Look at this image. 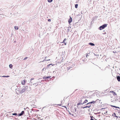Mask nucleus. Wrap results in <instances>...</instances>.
Wrapping results in <instances>:
<instances>
[{
    "label": "nucleus",
    "instance_id": "f257e3e1",
    "mask_svg": "<svg viewBox=\"0 0 120 120\" xmlns=\"http://www.w3.org/2000/svg\"><path fill=\"white\" fill-rule=\"evenodd\" d=\"M96 102V101H92L87 103L86 104V105H86L84 107H82L81 108L83 109H84L85 108H88L90 109L91 108H90L91 106V105L92 104H94Z\"/></svg>",
    "mask_w": 120,
    "mask_h": 120
},
{
    "label": "nucleus",
    "instance_id": "f03ea898",
    "mask_svg": "<svg viewBox=\"0 0 120 120\" xmlns=\"http://www.w3.org/2000/svg\"><path fill=\"white\" fill-rule=\"evenodd\" d=\"M17 90L18 91V92L19 93H20L21 94H22L23 92H25L26 91L25 89L24 88L22 90H17V89H16V91L17 92Z\"/></svg>",
    "mask_w": 120,
    "mask_h": 120
},
{
    "label": "nucleus",
    "instance_id": "7ed1b4c3",
    "mask_svg": "<svg viewBox=\"0 0 120 120\" xmlns=\"http://www.w3.org/2000/svg\"><path fill=\"white\" fill-rule=\"evenodd\" d=\"M107 24H104L102 26H100L99 28V29L100 30H101L102 29H104L107 26Z\"/></svg>",
    "mask_w": 120,
    "mask_h": 120
},
{
    "label": "nucleus",
    "instance_id": "20e7f679",
    "mask_svg": "<svg viewBox=\"0 0 120 120\" xmlns=\"http://www.w3.org/2000/svg\"><path fill=\"white\" fill-rule=\"evenodd\" d=\"M82 99L80 100L79 101V103L77 104V108H78V106L80 105H83V102H82Z\"/></svg>",
    "mask_w": 120,
    "mask_h": 120
},
{
    "label": "nucleus",
    "instance_id": "39448f33",
    "mask_svg": "<svg viewBox=\"0 0 120 120\" xmlns=\"http://www.w3.org/2000/svg\"><path fill=\"white\" fill-rule=\"evenodd\" d=\"M24 113V111H22L21 113L19 114H18L17 115L18 116H21Z\"/></svg>",
    "mask_w": 120,
    "mask_h": 120
},
{
    "label": "nucleus",
    "instance_id": "423d86ee",
    "mask_svg": "<svg viewBox=\"0 0 120 120\" xmlns=\"http://www.w3.org/2000/svg\"><path fill=\"white\" fill-rule=\"evenodd\" d=\"M70 18L68 20V22L69 23H71L72 21V19L71 17L70 16Z\"/></svg>",
    "mask_w": 120,
    "mask_h": 120
},
{
    "label": "nucleus",
    "instance_id": "0eeeda50",
    "mask_svg": "<svg viewBox=\"0 0 120 120\" xmlns=\"http://www.w3.org/2000/svg\"><path fill=\"white\" fill-rule=\"evenodd\" d=\"M54 65V64H50L48 65H47V68H48L50 67V66H53V65Z\"/></svg>",
    "mask_w": 120,
    "mask_h": 120
},
{
    "label": "nucleus",
    "instance_id": "6e6552de",
    "mask_svg": "<svg viewBox=\"0 0 120 120\" xmlns=\"http://www.w3.org/2000/svg\"><path fill=\"white\" fill-rule=\"evenodd\" d=\"M51 76H45L44 77H43V79H48L49 78H50Z\"/></svg>",
    "mask_w": 120,
    "mask_h": 120
},
{
    "label": "nucleus",
    "instance_id": "1a4fd4ad",
    "mask_svg": "<svg viewBox=\"0 0 120 120\" xmlns=\"http://www.w3.org/2000/svg\"><path fill=\"white\" fill-rule=\"evenodd\" d=\"M116 79L118 81H120V76H117Z\"/></svg>",
    "mask_w": 120,
    "mask_h": 120
},
{
    "label": "nucleus",
    "instance_id": "9d476101",
    "mask_svg": "<svg viewBox=\"0 0 120 120\" xmlns=\"http://www.w3.org/2000/svg\"><path fill=\"white\" fill-rule=\"evenodd\" d=\"M26 82V81L25 80H24L22 81H21V83L22 85H24L25 84Z\"/></svg>",
    "mask_w": 120,
    "mask_h": 120
},
{
    "label": "nucleus",
    "instance_id": "9b49d317",
    "mask_svg": "<svg viewBox=\"0 0 120 120\" xmlns=\"http://www.w3.org/2000/svg\"><path fill=\"white\" fill-rule=\"evenodd\" d=\"M89 44L92 46H94L95 45V44L92 43H90Z\"/></svg>",
    "mask_w": 120,
    "mask_h": 120
},
{
    "label": "nucleus",
    "instance_id": "f8f14e48",
    "mask_svg": "<svg viewBox=\"0 0 120 120\" xmlns=\"http://www.w3.org/2000/svg\"><path fill=\"white\" fill-rule=\"evenodd\" d=\"M110 105L111 107H113L115 108H118L119 109H120V108L118 107H117V106H115L112 105Z\"/></svg>",
    "mask_w": 120,
    "mask_h": 120
},
{
    "label": "nucleus",
    "instance_id": "ddd939ff",
    "mask_svg": "<svg viewBox=\"0 0 120 120\" xmlns=\"http://www.w3.org/2000/svg\"><path fill=\"white\" fill-rule=\"evenodd\" d=\"M111 102H115L116 101V99L114 98L113 99H112L111 100Z\"/></svg>",
    "mask_w": 120,
    "mask_h": 120
},
{
    "label": "nucleus",
    "instance_id": "4468645a",
    "mask_svg": "<svg viewBox=\"0 0 120 120\" xmlns=\"http://www.w3.org/2000/svg\"><path fill=\"white\" fill-rule=\"evenodd\" d=\"M112 92L113 94L114 95H116V93L115 92H114L113 91H112L110 92Z\"/></svg>",
    "mask_w": 120,
    "mask_h": 120
},
{
    "label": "nucleus",
    "instance_id": "2eb2a0df",
    "mask_svg": "<svg viewBox=\"0 0 120 120\" xmlns=\"http://www.w3.org/2000/svg\"><path fill=\"white\" fill-rule=\"evenodd\" d=\"M88 101L87 99L85 100L83 102V104L86 103L88 102Z\"/></svg>",
    "mask_w": 120,
    "mask_h": 120
},
{
    "label": "nucleus",
    "instance_id": "dca6fc26",
    "mask_svg": "<svg viewBox=\"0 0 120 120\" xmlns=\"http://www.w3.org/2000/svg\"><path fill=\"white\" fill-rule=\"evenodd\" d=\"M9 67L11 69H12L13 66L12 64H10L9 65Z\"/></svg>",
    "mask_w": 120,
    "mask_h": 120
},
{
    "label": "nucleus",
    "instance_id": "f3484780",
    "mask_svg": "<svg viewBox=\"0 0 120 120\" xmlns=\"http://www.w3.org/2000/svg\"><path fill=\"white\" fill-rule=\"evenodd\" d=\"M14 28L16 30H18L19 29V27L17 26H15Z\"/></svg>",
    "mask_w": 120,
    "mask_h": 120
},
{
    "label": "nucleus",
    "instance_id": "a211bd4d",
    "mask_svg": "<svg viewBox=\"0 0 120 120\" xmlns=\"http://www.w3.org/2000/svg\"><path fill=\"white\" fill-rule=\"evenodd\" d=\"M112 116H114V117H115L116 116V113L114 112L113 114L112 115Z\"/></svg>",
    "mask_w": 120,
    "mask_h": 120
},
{
    "label": "nucleus",
    "instance_id": "6ab92c4d",
    "mask_svg": "<svg viewBox=\"0 0 120 120\" xmlns=\"http://www.w3.org/2000/svg\"><path fill=\"white\" fill-rule=\"evenodd\" d=\"M28 86H26L24 87V88L26 90L28 88Z\"/></svg>",
    "mask_w": 120,
    "mask_h": 120
},
{
    "label": "nucleus",
    "instance_id": "aec40b11",
    "mask_svg": "<svg viewBox=\"0 0 120 120\" xmlns=\"http://www.w3.org/2000/svg\"><path fill=\"white\" fill-rule=\"evenodd\" d=\"M71 28V27H68V30H67V33H68L69 32V31H70V30L69 29V28Z\"/></svg>",
    "mask_w": 120,
    "mask_h": 120
},
{
    "label": "nucleus",
    "instance_id": "412c9836",
    "mask_svg": "<svg viewBox=\"0 0 120 120\" xmlns=\"http://www.w3.org/2000/svg\"><path fill=\"white\" fill-rule=\"evenodd\" d=\"M10 76L8 75H7V76H5V75H4L2 77H9Z\"/></svg>",
    "mask_w": 120,
    "mask_h": 120
},
{
    "label": "nucleus",
    "instance_id": "4be33fe9",
    "mask_svg": "<svg viewBox=\"0 0 120 120\" xmlns=\"http://www.w3.org/2000/svg\"><path fill=\"white\" fill-rule=\"evenodd\" d=\"M48 1L49 3H51L52 2L53 0H47Z\"/></svg>",
    "mask_w": 120,
    "mask_h": 120
},
{
    "label": "nucleus",
    "instance_id": "5701e85b",
    "mask_svg": "<svg viewBox=\"0 0 120 120\" xmlns=\"http://www.w3.org/2000/svg\"><path fill=\"white\" fill-rule=\"evenodd\" d=\"M78 4H76L75 5V8H78Z\"/></svg>",
    "mask_w": 120,
    "mask_h": 120
},
{
    "label": "nucleus",
    "instance_id": "b1692460",
    "mask_svg": "<svg viewBox=\"0 0 120 120\" xmlns=\"http://www.w3.org/2000/svg\"><path fill=\"white\" fill-rule=\"evenodd\" d=\"M66 38H65L63 41V42H62V43H64L65 42V41H66Z\"/></svg>",
    "mask_w": 120,
    "mask_h": 120
},
{
    "label": "nucleus",
    "instance_id": "393cba45",
    "mask_svg": "<svg viewBox=\"0 0 120 120\" xmlns=\"http://www.w3.org/2000/svg\"><path fill=\"white\" fill-rule=\"evenodd\" d=\"M34 78H31L30 79V83H32V82H31V81L33 79H34Z\"/></svg>",
    "mask_w": 120,
    "mask_h": 120
},
{
    "label": "nucleus",
    "instance_id": "a878e982",
    "mask_svg": "<svg viewBox=\"0 0 120 120\" xmlns=\"http://www.w3.org/2000/svg\"><path fill=\"white\" fill-rule=\"evenodd\" d=\"M12 115H13L16 116L17 115V114L15 113L12 114Z\"/></svg>",
    "mask_w": 120,
    "mask_h": 120
},
{
    "label": "nucleus",
    "instance_id": "bb28decb",
    "mask_svg": "<svg viewBox=\"0 0 120 120\" xmlns=\"http://www.w3.org/2000/svg\"><path fill=\"white\" fill-rule=\"evenodd\" d=\"M119 116H116L115 117L116 118V119H118H118H119Z\"/></svg>",
    "mask_w": 120,
    "mask_h": 120
},
{
    "label": "nucleus",
    "instance_id": "cd10ccee",
    "mask_svg": "<svg viewBox=\"0 0 120 120\" xmlns=\"http://www.w3.org/2000/svg\"><path fill=\"white\" fill-rule=\"evenodd\" d=\"M71 68L67 67V70H70Z\"/></svg>",
    "mask_w": 120,
    "mask_h": 120
},
{
    "label": "nucleus",
    "instance_id": "c85d7f7f",
    "mask_svg": "<svg viewBox=\"0 0 120 120\" xmlns=\"http://www.w3.org/2000/svg\"><path fill=\"white\" fill-rule=\"evenodd\" d=\"M100 113V112H97V113H94V114H95V115H96V114H99Z\"/></svg>",
    "mask_w": 120,
    "mask_h": 120
},
{
    "label": "nucleus",
    "instance_id": "c756f323",
    "mask_svg": "<svg viewBox=\"0 0 120 120\" xmlns=\"http://www.w3.org/2000/svg\"><path fill=\"white\" fill-rule=\"evenodd\" d=\"M77 109V108H74V109H75V112H76V109Z\"/></svg>",
    "mask_w": 120,
    "mask_h": 120
},
{
    "label": "nucleus",
    "instance_id": "7c9ffc66",
    "mask_svg": "<svg viewBox=\"0 0 120 120\" xmlns=\"http://www.w3.org/2000/svg\"><path fill=\"white\" fill-rule=\"evenodd\" d=\"M28 58V57H26L24 59V60H26V59H27Z\"/></svg>",
    "mask_w": 120,
    "mask_h": 120
},
{
    "label": "nucleus",
    "instance_id": "2f4dec72",
    "mask_svg": "<svg viewBox=\"0 0 120 120\" xmlns=\"http://www.w3.org/2000/svg\"><path fill=\"white\" fill-rule=\"evenodd\" d=\"M69 114L70 115H71L72 116H73V114H71V113L70 112H69Z\"/></svg>",
    "mask_w": 120,
    "mask_h": 120
},
{
    "label": "nucleus",
    "instance_id": "473e14b6",
    "mask_svg": "<svg viewBox=\"0 0 120 120\" xmlns=\"http://www.w3.org/2000/svg\"><path fill=\"white\" fill-rule=\"evenodd\" d=\"M48 21L49 22H50L51 21V19H49L48 20Z\"/></svg>",
    "mask_w": 120,
    "mask_h": 120
},
{
    "label": "nucleus",
    "instance_id": "72a5a7b5",
    "mask_svg": "<svg viewBox=\"0 0 120 120\" xmlns=\"http://www.w3.org/2000/svg\"><path fill=\"white\" fill-rule=\"evenodd\" d=\"M46 69V68H44L42 69V71H44V70L45 69V70Z\"/></svg>",
    "mask_w": 120,
    "mask_h": 120
},
{
    "label": "nucleus",
    "instance_id": "f704fd0d",
    "mask_svg": "<svg viewBox=\"0 0 120 120\" xmlns=\"http://www.w3.org/2000/svg\"><path fill=\"white\" fill-rule=\"evenodd\" d=\"M94 118H90V120H94Z\"/></svg>",
    "mask_w": 120,
    "mask_h": 120
},
{
    "label": "nucleus",
    "instance_id": "c9c22d12",
    "mask_svg": "<svg viewBox=\"0 0 120 120\" xmlns=\"http://www.w3.org/2000/svg\"><path fill=\"white\" fill-rule=\"evenodd\" d=\"M88 54H87L86 55V58H87V56H88Z\"/></svg>",
    "mask_w": 120,
    "mask_h": 120
},
{
    "label": "nucleus",
    "instance_id": "e433bc0d",
    "mask_svg": "<svg viewBox=\"0 0 120 120\" xmlns=\"http://www.w3.org/2000/svg\"><path fill=\"white\" fill-rule=\"evenodd\" d=\"M90 118H94L93 116H90Z\"/></svg>",
    "mask_w": 120,
    "mask_h": 120
},
{
    "label": "nucleus",
    "instance_id": "4c0bfd02",
    "mask_svg": "<svg viewBox=\"0 0 120 120\" xmlns=\"http://www.w3.org/2000/svg\"><path fill=\"white\" fill-rule=\"evenodd\" d=\"M61 104H59L58 105L59 106H61Z\"/></svg>",
    "mask_w": 120,
    "mask_h": 120
},
{
    "label": "nucleus",
    "instance_id": "58836bf2",
    "mask_svg": "<svg viewBox=\"0 0 120 120\" xmlns=\"http://www.w3.org/2000/svg\"><path fill=\"white\" fill-rule=\"evenodd\" d=\"M64 52H65V51L64 52H62V54H64Z\"/></svg>",
    "mask_w": 120,
    "mask_h": 120
},
{
    "label": "nucleus",
    "instance_id": "ea45409f",
    "mask_svg": "<svg viewBox=\"0 0 120 120\" xmlns=\"http://www.w3.org/2000/svg\"><path fill=\"white\" fill-rule=\"evenodd\" d=\"M64 44L65 45H66L67 44L66 43V42H64Z\"/></svg>",
    "mask_w": 120,
    "mask_h": 120
},
{
    "label": "nucleus",
    "instance_id": "a19ab883",
    "mask_svg": "<svg viewBox=\"0 0 120 120\" xmlns=\"http://www.w3.org/2000/svg\"><path fill=\"white\" fill-rule=\"evenodd\" d=\"M113 52L114 53H115L116 52V51H113Z\"/></svg>",
    "mask_w": 120,
    "mask_h": 120
},
{
    "label": "nucleus",
    "instance_id": "79ce46f5",
    "mask_svg": "<svg viewBox=\"0 0 120 120\" xmlns=\"http://www.w3.org/2000/svg\"><path fill=\"white\" fill-rule=\"evenodd\" d=\"M82 61H83V62H85V59L84 60L83 59L82 60Z\"/></svg>",
    "mask_w": 120,
    "mask_h": 120
},
{
    "label": "nucleus",
    "instance_id": "37998d69",
    "mask_svg": "<svg viewBox=\"0 0 120 120\" xmlns=\"http://www.w3.org/2000/svg\"><path fill=\"white\" fill-rule=\"evenodd\" d=\"M29 109V108L28 107H27L26 108V109Z\"/></svg>",
    "mask_w": 120,
    "mask_h": 120
},
{
    "label": "nucleus",
    "instance_id": "c03bdc74",
    "mask_svg": "<svg viewBox=\"0 0 120 120\" xmlns=\"http://www.w3.org/2000/svg\"><path fill=\"white\" fill-rule=\"evenodd\" d=\"M18 88V89H17V90H20V89L19 88Z\"/></svg>",
    "mask_w": 120,
    "mask_h": 120
},
{
    "label": "nucleus",
    "instance_id": "a18cd8bd",
    "mask_svg": "<svg viewBox=\"0 0 120 120\" xmlns=\"http://www.w3.org/2000/svg\"><path fill=\"white\" fill-rule=\"evenodd\" d=\"M46 106H44V107L43 108H43H46Z\"/></svg>",
    "mask_w": 120,
    "mask_h": 120
},
{
    "label": "nucleus",
    "instance_id": "49530a36",
    "mask_svg": "<svg viewBox=\"0 0 120 120\" xmlns=\"http://www.w3.org/2000/svg\"><path fill=\"white\" fill-rule=\"evenodd\" d=\"M107 112L106 111V112L105 113H105H106Z\"/></svg>",
    "mask_w": 120,
    "mask_h": 120
},
{
    "label": "nucleus",
    "instance_id": "de8ad7c7",
    "mask_svg": "<svg viewBox=\"0 0 120 120\" xmlns=\"http://www.w3.org/2000/svg\"><path fill=\"white\" fill-rule=\"evenodd\" d=\"M63 106L67 108L66 106Z\"/></svg>",
    "mask_w": 120,
    "mask_h": 120
},
{
    "label": "nucleus",
    "instance_id": "09e8293b",
    "mask_svg": "<svg viewBox=\"0 0 120 120\" xmlns=\"http://www.w3.org/2000/svg\"><path fill=\"white\" fill-rule=\"evenodd\" d=\"M47 61H48V60H46Z\"/></svg>",
    "mask_w": 120,
    "mask_h": 120
},
{
    "label": "nucleus",
    "instance_id": "8fccbe9b",
    "mask_svg": "<svg viewBox=\"0 0 120 120\" xmlns=\"http://www.w3.org/2000/svg\"><path fill=\"white\" fill-rule=\"evenodd\" d=\"M77 23H76L75 24V25H76V24H77Z\"/></svg>",
    "mask_w": 120,
    "mask_h": 120
},
{
    "label": "nucleus",
    "instance_id": "3c124183",
    "mask_svg": "<svg viewBox=\"0 0 120 120\" xmlns=\"http://www.w3.org/2000/svg\"><path fill=\"white\" fill-rule=\"evenodd\" d=\"M119 118H120V116H119Z\"/></svg>",
    "mask_w": 120,
    "mask_h": 120
},
{
    "label": "nucleus",
    "instance_id": "603ef678",
    "mask_svg": "<svg viewBox=\"0 0 120 120\" xmlns=\"http://www.w3.org/2000/svg\"><path fill=\"white\" fill-rule=\"evenodd\" d=\"M95 120H97L95 119V118L94 119Z\"/></svg>",
    "mask_w": 120,
    "mask_h": 120
},
{
    "label": "nucleus",
    "instance_id": "864d4df0",
    "mask_svg": "<svg viewBox=\"0 0 120 120\" xmlns=\"http://www.w3.org/2000/svg\"><path fill=\"white\" fill-rule=\"evenodd\" d=\"M74 27H75V25H74Z\"/></svg>",
    "mask_w": 120,
    "mask_h": 120
},
{
    "label": "nucleus",
    "instance_id": "5fc2aeb1",
    "mask_svg": "<svg viewBox=\"0 0 120 120\" xmlns=\"http://www.w3.org/2000/svg\"><path fill=\"white\" fill-rule=\"evenodd\" d=\"M24 109H26V108L25 109V108H24Z\"/></svg>",
    "mask_w": 120,
    "mask_h": 120
},
{
    "label": "nucleus",
    "instance_id": "6e6d98bb",
    "mask_svg": "<svg viewBox=\"0 0 120 120\" xmlns=\"http://www.w3.org/2000/svg\"><path fill=\"white\" fill-rule=\"evenodd\" d=\"M62 101H61V102L62 103Z\"/></svg>",
    "mask_w": 120,
    "mask_h": 120
},
{
    "label": "nucleus",
    "instance_id": "4d7b16f0",
    "mask_svg": "<svg viewBox=\"0 0 120 120\" xmlns=\"http://www.w3.org/2000/svg\"><path fill=\"white\" fill-rule=\"evenodd\" d=\"M62 101H61V102L62 103Z\"/></svg>",
    "mask_w": 120,
    "mask_h": 120
},
{
    "label": "nucleus",
    "instance_id": "13d9d810",
    "mask_svg": "<svg viewBox=\"0 0 120 120\" xmlns=\"http://www.w3.org/2000/svg\"><path fill=\"white\" fill-rule=\"evenodd\" d=\"M119 111H120V109L119 110Z\"/></svg>",
    "mask_w": 120,
    "mask_h": 120
}]
</instances>
